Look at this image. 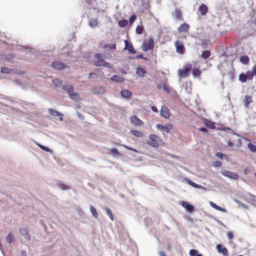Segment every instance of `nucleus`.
Returning <instances> with one entry per match:
<instances>
[{
    "label": "nucleus",
    "mask_w": 256,
    "mask_h": 256,
    "mask_svg": "<svg viewBox=\"0 0 256 256\" xmlns=\"http://www.w3.org/2000/svg\"><path fill=\"white\" fill-rule=\"evenodd\" d=\"M62 88L66 90L70 98L75 102H78L80 100V94L74 91V87L69 84H66L62 86Z\"/></svg>",
    "instance_id": "1"
},
{
    "label": "nucleus",
    "mask_w": 256,
    "mask_h": 256,
    "mask_svg": "<svg viewBox=\"0 0 256 256\" xmlns=\"http://www.w3.org/2000/svg\"><path fill=\"white\" fill-rule=\"evenodd\" d=\"M154 47V39L150 38L148 42L144 43L142 46V49L144 52H147L149 50H152Z\"/></svg>",
    "instance_id": "2"
},
{
    "label": "nucleus",
    "mask_w": 256,
    "mask_h": 256,
    "mask_svg": "<svg viewBox=\"0 0 256 256\" xmlns=\"http://www.w3.org/2000/svg\"><path fill=\"white\" fill-rule=\"evenodd\" d=\"M221 174L224 176L232 180H237L239 178V176L237 174L229 170L222 171Z\"/></svg>",
    "instance_id": "3"
},
{
    "label": "nucleus",
    "mask_w": 256,
    "mask_h": 256,
    "mask_svg": "<svg viewBox=\"0 0 256 256\" xmlns=\"http://www.w3.org/2000/svg\"><path fill=\"white\" fill-rule=\"evenodd\" d=\"M156 128L158 130L169 133L172 128V126L170 124H167L164 126L160 124H158L156 126Z\"/></svg>",
    "instance_id": "4"
},
{
    "label": "nucleus",
    "mask_w": 256,
    "mask_h": 256,
    "mask_svg": "<svg viewBox=\"0 0 256 256\" xmlns=\"http://www.w3.org/2000/svg\"><path fill=\"white\" fill-rule=\"evenodd\" d=\"M160 114L161 116L165 118H169L170 114L168 108L165 106H162L160 110Z\"/></svg>",
    "instance_id": "5"
},
{
    "label": "nucleus",
    "mask_w": 256,
    "mask_h": 256,
    "mask_svg": "<svg viewBox=\"0 0 256 256\" xmlns=\"http://www.w3.org/2000/svg\"><path fill=\"white\" fill-rule=\"evenodd\" d=\"M52 68L56 70H62L66 68H68V66L64 63L56 61L54 62L51 64Z\"/></svg>",
    "instance_id": "6"
},
{
    "label": "nucleus",
    "mask_w": 256,
    "mask_h": 256,
    "mask_svg": "<svg viewBox=\"0 0 256 256\" xmlns=\"http://www.w3.org/2000/svg\"><path fill=\"white\" fill-rule=\"evenodd\" d=\"M149 138L151 141L148 142V144L154 147H156L158 146V144L157 142L158 137L156 135L150 134L149 136Z\"/></svg>",
    "instance_id": "7"
},
{
    "label": "nucleus",
    "mask_w": 256,
    "mask_h": 256,
    "mask_svg": "<svg viewBox=\"0 0 256 256\" xmlns=\"http://www.w3.org/2000/svg\"><path fill=\"white\" fill-rule=\"evenodd\" d=\"M192 69L191 65L189 66L188 68L184 69H180L178 71V76L180 78H186L188 76L189 74V70Z\"/></svg>",
    "instance_id": "8"
},
{
    "label": "nucleus",
    "mask_w": 256,
    "mask_h": 256,
    "mask_svg": "<svg viewBox=\"0 0 256 256\" xmlns=\"http://www.w3.org/2000/svg\"><path fill=\"white\" fill-rule=\"evenodd\" d=\"M0 72L3 74H21V72L18 70L4 66H2L0 68Z\"/></svg>",
    "instance_id": "9"
},
{
    "label": "nucleus",
    "mask_w": 256,
    "mask_h": 256,
    "mask_svg": "<svg viewBox=\"0 0 256 256\" xmlns=\"http://www.w3.org/2000/svg\"><path fill=\"white\" fill-rule=\"evenodd\" d=\"M175 46L176 49V52L180 54H182L184 52V44L180 41H176L175 42Z\"/></svg>",
    "instance_id": "10"
},
{
    "label": "nucleus",
    "mask_w": 256,
    "mask_h": 256,
    "mask_svg": "<svg viewBox=\"0 0 256 256\" xmlns=\"http://www.w3.org/2000/svg\"><path fill=\"white\" fill-rule=\"evenodd\" d=\"M124 48L125 50H128L130 53L134 54L136 53V50L134 49L132 44L129 43L128 41L126 40H124Z\"/></svg>",
    "instance_id": "11"
},
{
    "label": "nucleus",
    "mask_w": 256,
    "mask_h": 256,
    "mask_svg": "<svg viewBox=\"0 0 256 256\" xmlns=\"http://www.w3.org/2000/svg\"><path fill=\"white\" fill-rule=\"evenodd\" d=\"M130 122L132 124L136 126H141L144 124V122L136 116H132Z\"/></svg>",
    "instance_id": "12"
},
{
    "label": "nucleus",
    "mask_w": 256,
    "mask_h": 256,
    "mask_svg": "<svg viewBox=\"0 0 256 256\" xmlns=\"http://www.w3.org/2000/svg\"><path fill=\"white\" fill-rule=\"evenodd\" d=\"M216 249L218 250V252L219 253H222L224 256H228V252L227 249L224 248L222 247V245L220 244H218L216 245Z\"/></svg>",
    "instance_id": "13"
},
{
    "label": "nucleus",
    "mask_w": 256,
    "mask_h": 256,
    "mask_svg": "<svg viewBox=\"0 0 256 256\" xmlns=\"http://www.w3.org/2000/svg\"><path fill=\"white\" fill-rule=\"evenodd\" d=\"M208 8L207 6L204 4H202L200 6L198 12L202 16H204L208 12Z\"/></svg>",
    "instance_id": "14"
},
{
    "label": "nucleus",
    "mask_w": 256,
    "mask_h": 256,
    "mask_svg": "<svg viewBox=\"0 0 256 256\" xmlns=\"http://www.w3.org/2000/svg\"><path fill=\"white\" fill-rule=\"evenodd\" d=\"M56 186L62 190H68L70 188V186H69L60 181H58L56 182Z\"/></svg>",
    "instance_id": "15"
},
{
    "label": "nucleus",
    "mask_w": 256,
    "mask_h": 256,
    "mask_svg": "<svg viewBox=\"0 0 256 256\" xmlns=\"http://www.w3.org/2000/svg\"><path fill=\"white\" fill-rule=\"evenodd\" d=\"M190 28V26L186 23H183L180 27L178 28V30L179 32H187Z\"/></svg>",
    "instance_id": "16"
},
{
    "label": "nucleus",
    "mask_w": 256,
    "mask_h": 256,
    "mask_svg": "<svg viewBox=\"0 0 256 256\" xmlns=\"http://www.w3.org/2000/svg\"><path fill=\"white\" fill-rule=\"evenodd\" d=\"M182 206L186 209V210L189 212H192L194 210V206L191 204H188L186 202L183 201L182 202Z\"/></svg>",
    "instance_id": "17"
},
{
    "label": "nucleus",
    "mask_w": 256,
    "mask_h": 256,
    "mask_svg": "<svg viewBox=\"0 0 256 256\" xmlns=\"http://www.w3.org/2000/svg\"><path fill=\"white\" fill-rule=\"evenodd\" d=\"M20 234L26 240H30V236L28 234V230L26 228H20Z\"/></svg>",
    "instance_id": "18"
},
{
    "label": "nucleus",
    "mask_w": 256,
    "mask_h": 256,
    "mask_svg": "<svg viewBox=\"0 0 256 256\" xmlns=\"http://www.w3.org/2000/svg\"><path fill=\"white\" fill-rule=\"evenodd\" d=\"M122 97L126 98H130L132 96V92L127 90H124L120 92Z\"/></svg>",
    "instance_id": "19"
},
{
    "label": "nucleus",
    "mask_w": 256,
    "mask_h": 256,
    "mask_svg": "<svg viewBox=\"0 0 256 256\" xmlns=\"http://www.w3.org/2000/svg\"><path fill=\"white\" fill-rule=\"evenodd\" d=\"M93 92L96 94H104V88L102 86L95 87L93 89Z\"/></svg>",
    "instance_id": "20"
},
{
    "label": "nucleus",
    "mask_w": 256,
    "mask_h": 256,
    "mask_svg": "<svg viewBox=\"0 0 256 256\" xmlns=\"http://www.w3.org/2000/svg\"><path fill=\"white\" fill-rule=\"evenodd\" d=\"M88 26L92 28H94L98 25V22L96 18H90L88 20Z\"/></svg>",
    "instance_id": "21"
},
{
    "label": "nucleus",
    "mask_w": 256,
    "mask_h": 256,
    "mask_svg": "<svg viewBox=\"0 0 256 256\" xmlns=\"http://www.w3.org/2000/svg\"><path fill=\"white\" fill-rule=\"evenodd\" d=\"M50 114L54 116H60V121H62V114L58 111L50 109Z\"/></svg>",
    "instance_id": "22"
},
{
    "label": "nucleus",
    "mask_w": 256,
    "mask_h": 256,
    "mask_svg": "<svg viewBox=\"0 0 256 256\" xmlns=\"http://www.w3.org/2000/svg\"><path fill=\"white\" fill-rule=\"evenodd\" d=\"M210 206L212 207L213 208H215L216 210H218L219 211L222 212H226V210L218 206H217L216 204H215L214 202H210Z\"/></svg>",
    "instance_id": "23"
},
{
    "label": "nucleus",
    "mask_w": 256,
    "mask_h": 256,
    "mask_svg": "<svg viewBox=\"0 0 256 256\" xmlns=\"http://www.w3.org/2000/svg\"><path fill=\"white\" fill-rule=\"evenodd\" d=\"M252 97L249 96H245L244 99V104L245 107L248 108L250 104L252 102Z\"/></svg>",
    "instance_id": "24"
},
{
    "label": "nucleus",
    "mask_w": 256,
    "mask_h": 256,
    "mask_svg": "<svg viewBox=\"0 0 256 256\" xmlns=\"http://www.w3.org/2000/svg\"><path fill=\"white\" fill-rule=\"evenodd\" d=\"M136 73L140 77H143L144 76L146 71L142 68H136Z\"/></svg>",
    "instance_id": "25"
},
{
    "label": "nucleus",
    "mask_w": 256,
    "mask_h": 256,
    "mask_svg": "<svg viewBox=\"0 0 256 256\" xmlns=\"http://www.w3.org/2000/svg\"><path fill=\"white\" fill-rule=\"evenodd\" d=\"M111 79L112 81L116 82H123L124 81L123 78L116 74L114 75Z\"/></svg>",
    "instance_id": "26"
},
{
    "label": "nucleus",
    "mask_w": 256,
    "mask_h": 256,
    "mask_svg": "<svg viewBox=\"0 0 256 256\" xmlns=\"http://www.w3.org/2000/svg\"><path fill=\"white\" fill-rule=\"evenodd\" d=\"M240 62L244 64H246L249 62V58L247 56H243L240 58Z\"/></svg>",
    "instance_id": "27"
},
{
    "label": "nucleus",
    "mask_w": 256,
    "mask_h": 256,
    "mask_svg": "<svg viewBox=\"0 0 256 256\" xmlns=\"http://www.w3.org/2000/svg\"><path fill=\"white\" fill-rule=\"evenodd\" d=\"M192 74L194 78L196 76H199L200 74V72L198 68H194L192 70Z\"/></svg>",
    "instance_id": "28"
},
{
    "label": "nucleus",
    "mask_w": 256,
    "mask_h": 256,
    "mask_svg": "<svg viewBox=\"0 0 256 256\" xmlns=\"http://www.w3.org/2000/svg\"><path fill=\"white\" fill-rule=\"evenodd\" d=\"M130 132L134 136L136 137H142L143 136V134L138 130H132Z\"/></svg>",
    "instance_id": "29"
},
{
    "label": "nucleus",
    "mask_w": 256,
    "mask_h": 256,
    "mask_svg": "<svg viewBox=\"0 0 256 256\" xmlns=\"http://www.w3.org/2000/svg\"><path fill=\"white\" fill-rule=\"evenodd\" d=\"M36 144L37 146L40 148H42V150L46 152H52V151L49 148H48V147H46L44 146H42V145L41 144H40L38 143H36Z\"/></svg>",
    "instance_id": "30"
},
{
    "label": "nucleus",
    "mask_w": 256,
    "mask_h": 256,
    "mask_svg": "<svg viewBox=\"0 0 256 256\" xmlns=\"http://www.w3.org/2000/svg\"><path fill=\"white\" fill-rule=\"evenodd\" d=\"M90 211L94 218H97L98 217L96 210L92 206H90Z\"/></svg>",
    "instance_id": "31"
},
{
    "label": "nucleus",
    "mask_w": 256,
    "mask_h": 256,
    "mask_svg": "<svg viewBox=\"0 0 256 256\" xmlns=\"http://www.w3.org/2000/svg\"><path fill=\"white\" fill-rule=\"evenodd\" d=\"M14 239V236L11 233H9L6 237V240L9 244H10L13 241Z\"/></svg>",
    "instance_id": "32"
},
{
    "label": "nucleus",
    "mask_w": 256,
    "mask_h": 256,
    "mask_svg": "<svg viewBox=\"0 0 256 256\" xmlns=\"http://www.w3.org/2000/svg\"><path fill=\"white\" fill-rule=\"evenodd\" d=\"M118 26L121 28L125 27L128 24V21L126 20H122L118 22Z\"/></svg>",
    "instance_id": "33"
},
{
    "label": "nucleus",
    "mask_w": 256,
    "mask_h": 256,
    "mask_svg": "<svg viewBox=\"0 0 256 256\" xmlns=\"http://www.w3.org/2000/svg\"><path fill=\"white\" fill-rule=\"evenodd\" d=\"M238 79H239V80L240 82H244L246 81V80H248L246 74H243V73L240 74V75L239 76Z\"/></svg>",
    "instance_id": "34"
},
{
    "label": "nucleus",
    "mask_w": 256,
    "mask_h": 256,
    "mask_svg": "<svg viewBox=\"0 0 256 256\" xmlns=\"http://www.w3.org/2000/svg\"><path fill=\"white\" fill-rule=\"evenodd\" d=\"M104 60L102 59H98L94 62V64L96 66H103Z\"/></svg>",
    "instance_id": "35"
},
{
    "label": "nucleus",
    "mask_w": 256,
    "mask_h": 256,
    "mask_svg": "<svg viewBox=\"0 0 256 256\" xmlns=\"http://www.w3.org/2000/svg\"><path fill=\"white\" fill-rule=\"evenodd\" d=\"M210 52L209 50H204L202 54V57L204 59L208 58L210 56Z\"/></svg>",
    "instance_id": "36"
},
{
    "label": "nucleus",
    "mask_w": 256,
    "mask_h": 256,
    "mask_svg": "<svg viewBox=\"0 0 256 256\" xmlns=\"http://www.w3.org/2000/svg\"><path fill=\"white\" fill-rule=\"evenodd\" d=\"M52 84L55 87H58L62 84V81L60 79H54L52 80Z\"/></svg>",
    "instance_id": "37"
},
{
    "label": "nucleus",
    "mask_w": 256,
    "mask_h": 256,
    "mask_svg": "<svg viewBox=\"0 0 256 256\" xmlns=\"http://www.w3.org/2000/svg\"><path fill=\"white\" fill-rule=\"evenodd\" d=\"M176 12V16L178 20H180L182 19V16L181 12L178 10L177 8L175 10Z\"/></svg>",
    "instance_id": "38"
},
{
    "label": "nucleus",
    "mask_w": 256,
    "mask_h": 256,
    "mask_svg": "<svg viewBox=\"0 0 256 256\" xmlns=\"http://www.w3.org/2000/svg\"><path fill=\"white\" fill-rule=\"evenodd\" d=\"M248 147L251 152H256V146H255L252 143H249L248 144Z\"/></svg>",
    "instance_id": "39"
},
{
    "label": "nucleus",
    "mask_w": 256,
    "mask_h": 256,
    "mask_svg": "<svg viewBox=\"0 0 256 256\" xmlns=\"http://www.w3.org/2000/svg\"><path fill=\"white\" fill-rule=\"evenodd\" d=\"M105 210H106V212L108 216L110 217V220H114L113 215H112V212L108 208H106Z\"/></svg>",
    "instance_id": "40"
},
{
    "label": "nucleus",
    "mask_w": 256,
    "mask_h": 256,
    "mask_svg": "<svg viewBox=\"0 0 256 256\" xmlns=\"http://www.w3.org/2000/svg\"><path fill=\"white\" fill-rule=\"evenodd\" d=\"M246 78L248 80H252L254 76V74L252 71L248 72L246 74Z\"/></svg>",
    "instance_id": "41"
},
{
    "label": "nucleus",
    "mask_w": 256,
    "mask_h": 256,
    "mask_svg": "<svg viewBox=\"0 0 256 256\" xmlns=\"http://www.w3.org/2000/svg\"><path fill=\"white\" fill-rule=\"evenodd\" d=\"M143 27L142 26H138L136 28V32L138 34H142L143 31Z\"/></svg>",
    "instance_id": "42"
},
{
    "label": "nucleus",
    "mask_w": 256,
    "mask_h": 256,
    "mask_svg": "<svg viewBox=\"0 0 256 256\" xmlns=\"http://www.w3.org/2000/svg\"><path fill=\"white\" fill-rule=\"evenodd\" d=\"M104 48H109L110 49L115 50L116 48V44H110L108 45H106L105 46H104Z\"/></svg>",
    "instance_id": "43"
},
{
    "label": "nucleus",
    "mask_w": 256,
    "mask_h": 256,
    "mask_svg": "<svg viewBox=\"0 0 256 256\" xmlns=\"http://www.w3.org/2000/svg\"><path fill=\"white\" fill-rule=\"evenodd\" d=\"M110 154L114 155H118L119 154V152L116 148H114L110 150Z\"/></svg>",
    "instance_id": "44"
},
{
    "label": "nucleus",
    "mask_w": 256,
    "mask_h": 256,
    "mask_svg": "<svg viewBox=\"0 0 256 256\" xmlns=\"http://www.w3.org/2000/svg\"><path fill=\"white\" fill-rule=\"evenodd\" d=\"M198 252L196 250H191L190 251V256H195L198 254Z\"/></svg>",
    "instance_id": "45"
},
{
    "label": "nucleus",
    "mask_w": 256,
    "mask_h": 256,
    "mask_svg": "<svg viewBox=\"0 0 256 256\" xmlns=\"http://www.w3.org/2000/svg\"><path fill=\"white\" fill-rule=\"evenodd\" d=\"M186 181L190 186H192V187L194 186L195 183L194 182H193L191 180H190V179H188V178H186Z\"/></svg>",
    "instance_id": "46"
},
{
    "label": "nucleus",
    "mask_w": 256,
    "mask_h": 256,
    "mask_svg": "<svg viewBox=\"0 0 256 256\" xmlns=\"http://www.w3.org/2000/svg\"><path fill=\"white\" fill-rule=\"evenodd\" d=\"M136 19V16L135 14H132L130 16V23L132 24Z\"/></svg>",
    "instance_id": "47"
},
{
    "label": "nucleus",
    "mask_w": 256,
    "mask_h": 256,
    "mask_svg": "<svg viewBox=\"0 0 256 256\" xmlns=\"http://www.w3.org/2000/svg\"><path fill=\"white\" fill-rule=\"evenodd\" d=\"M214 166L216 167H220L222 166V162L219 161L214 162Z\"/></svg>",
    "instance_id": "48"
},
{
    "label": "nucleus",
    "mask_w": 256,
    "mask_h": 256,
    "mask_svg": "<svg viewBox=\"0 0 256 256\" xmlns=\"http://www.w3.org/2000/svg\"><path fill=\"white\" fill-rule=\"evenodd\" d=\"M194 188H196L202 189V190L205 189L204 187L203 186H202L201 185H200V184H196V183L194 184Z\"/></svg>",
    "instance_id": "49"
},
{
    "label": "nucleus",
    "mask_w": 256,
    "mask_h": 256,
    "mask_svg": "<svg viewBox=\"0 0 256 256\" xmlns=\"http://www.w3.org/2000/svg\"><path fill=\"white\" fill-rule=\"evenodd\" d=\"M216 156L221 158H222L226 156V155L221 152H217L216 154Z\"/></svg>",
    "instance_id": "50"
},
{
    "label": "nucleus",
    "mask_w": 256,
    "mask_h": 256,
    "mask_svg": "<svg viewBox=\"0 0 256 256\" xmlns=\"http://www.w3.org/2000/svg\"><path fill=\"white\" fill-rule=\"evenodd\" d=\"M227 236L229 239H232L234 237L233 234L232 232H228L227 233Z\"/></svg>",
    "instance_id": "51"
},
{
    "label": "nucleus",
    "mask_w": 256,
    "mask_h": 256,
    "mask_svg": "<svg viewBox=\"0 0 256 256\" xmlns=\"http://www.w3.org/2000/svg\"><path fill=\"white\" fill-rule=\"evenodd\" d=\"M103 66H104L105 67H106V68H112L111 64L110 63H108V62H106L105 61H104V63Z\"/></svg>",
    "instance_id": "52"
},
{
    "label": "nucleus",
    "mask_w": 256,
    "mask_h": 256,
    "mask_svg": "<svg viewBox=\"0 0 256 256\" xmlns=\"http://www.w3.org/2000/svg\"><path fill=\"white\" fill-rule=\"evenodd\" d=\"M96 77V74L95 73H90L89 74L88 78H94Z\"/></svg>",
    "instance_id": "53"
},
{
    "label": "nucleus",
    "mask_w": 256,
    "mask_h": 256,
    "mask_svg": "<svg viewBox=\"0 0 256 256\" xmlns=\"http://www.w3.org/2000/svg\"><path fill=\"white\" fill-rule=\"evenodd\" d=\"M210 124H208V122H206V125L207 126H208L210 128H213L214 127V125L213 124V123L211 122H209Z\"/></svg>",
    "instance_id": "54"
},
{
    "label": "nucleus",
    "mask_w": 256,
    "mask_h": 256,
    "mask_svg": "<svg viewBox=\"0 0 256 256\" xmlns=\"http://www.w3.org/2000/svg\"><path fill=\"white\" fill-rule=\"evenodd\" d=\"M151 110L152 112H158L157 108L155 106H152L151 107Z\"/></svg>",
    "instance_id": "55"
},
{
    "label": "nucleus",
    "mask_w": 256,
    "mask_h": 256,
    "mask_svg": "<svg viewBox=\"0 0 256 256\" xmlns=\"http://www.w3.org/2000/svg\"><path fill=\"white\" fill-rule=\"evenodd\" d=\"M122 146H124V148H126L127 149H128V150H133V151H134V152H136V150L135 149H134V148H132L128 146H126V145H124V144H123Z\"/></svg>",
    "instance_id": "56"
},
{
    "label": "nucleus",
    "mask_w": 256,
    "mask_h": 256,
    "mask_svg": "<svg viewBox=\"0 0 256 256\" xmlns=\"http://www.w3.org/2000/svg\"><path fill=\"white\" fill-rule=\"evenodd\" d=\"M158 254L160 256H166L165 252L163 251H160Z\"/></svg>",
    "instance_id": "57"
},
{
    "label": "nucleus",
    "mask_w": 256,
    "mask_h": 256,
    "mask_svg": "<svg viewBox=\"0 0 256 256\" xmlns=\"http://www.w3.org/2000/svg\"><path fill=\"white\" fill-rule=\"evenodd\" d=\"M250 172V170L247 168H245L244 170V173L245 174H249Z\"/></svg>",
    "instance_id": "58"
},
{
    "label": "nucleus",
    "mask_w": 256,
    "mask_h": 256,
    "mask_svg": "<svg viewBox=\"0 0 256 256\" xmlns=\"http://www.w3.org/2000/svg\"><path fill=\"white\" fill-rule=\"evenodd\" d=\"M252 72L254 74L256 75V64L253 67Z\"/></svg>",
    "instance_id": "59"
},
{
    "label": "nucleus",
    "mask_w": 256,
    "mask_h": 256,
    "mask_svg": "<svg viewBox=\"0 0 256 256\" xmlns=\"http://www.w3.org/2000/svg\"><path fill=\"white\" fill-rule=\"evenodd\" d=\"M227 144H228V146H229L230 147H232L234 146L233 142L230 140L227 142Z\"/></svg>",
    "instance_id": "60"
},
{
    "label": "nucleus",
    "mask_w": 256,
    "mask_h": 256,
    "mask_svg": "<svg viewBox=\"0 0 256 256\" xmlns=\"http://www.w3.org/2000/svg\"><path fill=\"white\" fill-rule=\"evenodd\" d=\"M100 56H101L100 54H94V58L98 60L100 59Z\"/></svg>",
    "instance_id": "61"
},
{
    "label": "nucleus",
    "mask_w": 256,
    "mask_h": 256,
    "mask_svg": "<svg viewBox=\"0 0 256 256\" xmlns=\"http://www.w3.org/2000/svg\"><path fill=\"white\" fill-rule=\"evenodd\" d=\"M206 129L204 127H202L200 128V130L201 132H205L206 131Z\"/></svg>",
    "instance_id": "62"
},
{
    "label": "nucleus",
    "mask_w": 256,
    "mask_h": 256,
    "mask_svg": "<svg viewBox=\"0 0 256 256\" xmlns=\"http://www.w3.org/2000/svg\"><path fill=\"white\" fill-rule=\"evenodd\" d=\"M238 146H241V144H242V140H240V138H238Z\"/></svg>",
    "instance_id": "63"
},
{
    "label": "nucleus",
    "mask_w": 256,
    "mask_h": 256,
    "mask_svg": "<svg viewBox=\"0 0 256 256\" xmlns=\"http://www.w3.org/2000/svg\"><path fill=\"white\" fill-rule=\"evenodd\" d=\"M86 0V2L88 4H92V0Z\"/></svg>",
    "instance_id": "64"
}]
</instances>
